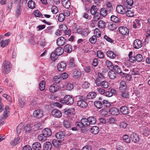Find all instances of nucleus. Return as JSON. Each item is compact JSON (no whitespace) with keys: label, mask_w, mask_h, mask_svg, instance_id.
<instances>
[{"label":"nucleus","mask_w":150,"mask_h":150,"mask_svg":"<svg viewBox=\"0 0 150 150\" xmlns=\"http://www.w3.org/2000/svg\"><path fill=\"white\" fill-rule=\"evenodd\" d=\"M96 94L94 92H90L86 96L87 99H91L95 98Z\"/></svg>","instance_id":"obj_29"},{"label":"nucleus","mask_w":150,"mask_h":150,"mask_svg":"<svg viewBox=\"0 0 150 150\" xmlns=\"http://www.w3.org/2000/svg\"><path fill=\"white\" fill-rule=\"evenodd\" d=\"M59 101L62 104L70 105L74 103V99L71 96L66 95L64 98H61Z\"/></svg>","instance_id":"obj_1"},{"label":"nucleus","mask_w":150,"mask_h":150,"mask_svg":"<svg viewBox=\"0 0 150 150\" xmlns=\"http://www.w3.org/2000/svg\"><path fill=\"white\" fill-rule=\"evenodd\" d=\"M114 72H115L117 73H120L121 72V69L120 67L117 65H115L113 66V67L112 68Z\"/></svg>","instance_id":"obj_51"},{"label":"nucleus","mask_w":150,"mask_h":150,"mask_svg":"<svg viewBox=\"0 0 150 150\" xmlns=\"http://www.w3.org/2000/svg\"><path fill=\"white\" fill-rule=\"evenodd\" d=\"M81 75V72L79 69L74 70L73 73V76L76 78H79Z\"/></svg>","instance_id":"obj_16"},{"label":"nucleus","mask_w":150,"mask_h":150,"mask_svg":"<svg viewBox=\"0 0 150 150\" xmlns=\"http://www.w3.org/2000/svg\"><path fill=\"white\" fill-rule=\"evenodd\" d=\"M121 94V96L123 98H129V93L128 92H124Z\"/></svg>","instance_id":"obj_56"},{"label":"nucleus","mask_w":150,"mask_h":150,"mask_svg":"<svg viewBox=\"0 0 150 150\" xmlns=\"http://www.w3.org/2000/svg\"><path fill=\"white\" fill-rule=\"evenodd\" d=\"M64 112L66 115H71L75 113V109L73 108H71L69 109L66 108L64 110Z\"/></svg>","instance_id":"obj_12"},{"label":"nucleus","mask_w":150,"mask_h":150,"mask_svg":"<svg viewBox=\"0 0 150 150\" xmlns=\"http://www.w3.org/2000/svg\"><path fill=\"white\" fill-rule=\"evenodd\" d=\"M127 88L125 82L124 81H121L120 82V86L119 87L120 91L121 92H124L126 90Z\"/></svg>","instance_id":"obj_9"},{"label":"nucleus","mask_w":150,"mask_h":150,"mask_svg":"<svg viewBox=\"0 0 150 150\" xmlns=\"http://www.w3.org/2000/svg\"><path fill=\"white\" fill-rule=\"evenodd\" d=\"M63 6L66 8H69L71 6V4L70 1L68 0V1L65 2L63 3V4L62 5Z\"/></svg>","instance_id":"obj_61"},{"label":"nucleus","mask_w":150,"mask_h":150,"mask_svg":"<svg viewBox=\"0 0 150 150\" xmlns=\"http://www.w3.org/2000/svg\"><path fill=\"white\" fill-rule=\"evenodd\" d=\"M52 115L54 117L59 118L62 116V113L60 111L58 110H53L51 112Z\"/></svg>","instance_id":"obj_6"},{"label":"nucleus","mask_w":150,"mask_h":150,"mask_svg":"<svg viewBox=\"0 0 150 150\" xmlns=\"http://www.w3.org/2000/svg\"><path fill=\"white\" fill-rule=\"evenodd\" d=\"M90 84L89 82L86 81H84L83 82L82 84V87L83 88L87 89L88 88Z\"/></svg>","instance_id":"obj_64"},{"label":"nucleus","mask_w":150,"mask_h":150,"mask_svg":"<svg viewBox=\"0 0 150 150\" xmlns=\"http://www.w3.org/2000/svg\"><path fill=\"white\" fill-rule=\"evenodd\" d=\"M99 86H101L102 88H106L108 87V83L105 81H103Z\"/></svg>","instance_id":"obj_43"},{"label":"nucleus","mask_w":150,"mask_h":150,"mask_svg":"<svg viewBox=\"0 0 150 150\" xmlns=\"http://www.w3.org/2000/svg\"><path fill=\"white\" fill-rule=\"evenodd\" d=\"M66 66V63L61 62L58 64L57 69L59 71H63L65 69Z\"/></svg>","instance_id":"obj_11"},{"label":"nucleus","mask_w":150,"mask_h":150,"mask_svg":"<svg viewBox=\"0 0 150 150\" xmlns=\"http://www.w3.org/2000/svg\"><path fill=\"white\" fill-rule=\"evenodd\" d=\"M10 41L9 39H6L5 40H2L1 43V47H4L8 45V42Z\"/></svg>","instance_id":"obj_54"},{"label":"nucleus","mask_w":150,"mask_h":150,"mask_svg":"<svg viewBox=\"0 0 150 150\" xmlns=\"http://www.w3.org/2000/svg\"><path fill=\"white\" fill-rule=\"evenodd\" d=\"M32 147L34 150H40L41 149L42 146L40 143L35 142L33 144Z\"/></svg>","instance_id":"obj_17"},{"label":"nucleus","mask_w":150,"mask_h":150,"mask_svg":"<svg viewBox=\"0 0 150 150\" xmlns=\"http://www.w3.org/2000/svg\"><path fill=\"white\" fill-rule=\"evenodd\" d=\"M88 119L90 126L91 125L95 124L96 123V120L95 117H88Z\"/></svg>","instance_id":"obj_27"},{"label":"nucleus","mask_w":150,"mask_h":150,"mask_svg":"<svg viewBox=\"0 0 150 150\" xmlns=\"http://www.w3.org/2000/svg\"><path fill=\"white\" fill-rule=\"evenodd\" d=\"M98 25L99 28H103L105 26V23L104 21L100 20L98 22Z\"/></svg>","instance_id":"obj_45"},{"label":"nucleus","mask_w":150,"mask_h":150,"mask_svg":"<svg viewBox=\"0 0 150 150\" xmlns=\"http://www.w3.org/2000/svg\"><path fill=\"white\" fill-rule=\"evenodd\" d=\"M65 133L63 132H59L55 134V137L57 139L63 138L65 136Z\"/></svg>","instance_id":"obj_28"},{"label":"nucleus","mask_w":150,"mask_h":150,"mask_svg":"<svg viewBox=\"0 0 150 150\" xmlns=\"http://www.w3.org/2000/svg\"><path fill=\"white\" fill-rule=\"evenodd\" d=\"M59 87L56 85L53 84L49 88L50 91L51 93H54L59 89Z\"/></svg>","instance_id":"obj_21"},{"label":"nucleus","mask_w":150,"mask_h":150,"mask_svg":"<svg viewBox=\"0 0 150 150\" xmlns=\"http://www.w3.org/2000/svg\"><path fill=\"white\" fill-rule=\"evenodd\" d=\"M90 131L94 134H96L99 132V128L97 126H93L90 129Z\"/></svg>","instance_id":"obj_26"},{"label":"nucleus","mask_w":150,"mask_h":150,"mask_svg":"<svg viewBox=\"0 0 150 150\" xmlns=\"http://www.w3.org/2000/svg\"><path fill=\"white\" fill-rule=\"evenodd\" d=\"M96 55L99 58L103 59L104 57L103 53L100 50H98L97 51Z\"/></svg>","instance_id":"obj_58"},{"label":"nucleus","mask_w":150,"mask_h":150,"mask_svg":"<svg viewBox=\"0 0 150 150\" xmlns=\"http://www.w3.org/2000/svg\"><path fill=\"white\" fill-rule=\"evenodd\" d=\"M42 134L47 137H50L51 135L52 132L51 130L50 129L46 128L43 130Z\"/></svg>","instance_id":"obj_19"},{"label":"nucleus","mask_w":150,"mask_h":150,"mask_svg":"<svg viewBox=\"0 0 150 150\" xmlns=\"http://www.w3.org/2000/svg\"><path fill=\"white\" fill-rule=\"evenodd\" d=\"M81 120L82 124L83 127H87L88 126H90L88 118H83Z\"/></svg>","instance_id":"obj_42"},{"label":"nucleus","mask_w":150,"mask_h":150,"mask_svg":"<svg viewBox=\"0 0 150 150\" xmlns=\"http://www.w3.org/2000/svg\"><path fill=\"white\" fill-rule=\"evenodd\" d=\"M141 24V21L139 19H136L133 22V27L134 28H139Z\"/></svg>","instance_id":"obj_20"},{"label":"nucleus","mask_w":150,"mask_h":150,"mask_svg":"<svg viewBox=\"0 0 150 150\" xmlns=\"http://www.w3.org/2000/svg\"><path fill=\"white\" fill-rule=\"evenodd\" d=\"M122 138L123 141L127 143H129L131 142L129 136L127 135H125L123 136Z\"/></svg>","instance_id":"obj_50"},{"label":"nucleus","mask_w":150,"mask_h":150,"mask_svg":"<svg viewBox=\"0 0 150 150\" xmlns=\"http://www.w3.org/2000/svg\"><path fill=\"white\" fill-rule=\"evenodd\" d=\"M133 0H126V1L124 3L123 5L127 8H129L133 5Z\"/></svg>","instance_id":"obj_22"},{"label":"nucleus","mask_w":150,"mask_h":150,"mask_svg":"<svg viewBox=\"0 0 150 150\" xmlns=\"http://www.w3.org/2000/svg\"><path fill=\"white\" fill-rule=\"evenodd\" d=\"M109 112L112 115H117L120 114V111L116 108H110L109 110Z\"/></svg>","instance_id":"obj_14"},{"label":"nucleus","mask_w":150,"mask_h":150,"mask_svg":"<svg viewBox=\"0 0 150 150\" xmlns=\"http://www.w3.org/2000/svg\"><path fill=\"white\" fill-rule=\"evenodd\" d=\"M95 106L98 108H102L103 106V104L100 101H97L94 102Z\"/></svg>","instance_id":"obj_48"},{"label":"nucleus","mask_w":150,"mask_h":150,"mask_svg":"<svg viewBox=\"0 0 150 150\" xmlns=\"http://www.w3.org/2000/svg\"><path fill=\"white\" fill-rule=\"evenodd\" d=\"M98 11V8L96 6L93 5L90 9V12L92 15L94 14L95 13L97 12Z\"/></svg>","instance_id":"obj_39"},{"label":"nucleus","mask_w":150,"mask_h":150,"mask_svg":"<svg viewBox=\"0 0 150 150\" xmlns=\"http://www.w3.org/2000/svg\"><path fill=\"white\" fill-rule=\"evenodd\" d=\"M12 64L9 61L5 62L2 67V72L4 74H8L11 71Z\"/></svg>","instance_id":"obj_2"},{"label":"nucleus","mask_w":150,"mask_h":150,"mask_svg":"<svg viewBox=\"0 0 150 150\" xmlns=\"http://www.w3.org/2000/svg\"><path fill=\"white\" fill-rule=\"evenodd\" d=\"M97 40V38L96 36H93L89 39V42L92 44H95Z\"/></svg>","instance_id":"obj_62"},{"label":"nucleus","mask_w":150,"mask_h":150,"mask_svg":"<svg viewBox=\"0 0 150 150\" xmlns=\"http://www.w3.org/2000/svg\"><path fill=\"white\" fill-rule=\"evenodd\" d=\"M83 33L82 36L85 37L88 35L90 33V31L88 28H85L83 29Z\"/></svg>","instance_id":"obj_53"},{"label":"nucleus","mask_w":150,"mask_h":150,"mask_svg":"<svg viewBox=\"0 0 150 150\" xmlns=\"http://www.w3.org/2000/svg\"><path fill=\"white\" fill-rule=\"evenodd\" d=\"M104 78H97L95 79V83L96 86H99L101 83L102 80L104 79Z\"/></svg>","instance_id":"obj_57"},{"label":"nucleus","mask_w":150,"mask_h":150,"mask_svg":"<svg viewBox=\"0 0 150 150\" xmlns=\"http://www.w3.org/2000/svg\"><path fill=\"white\" fill-rule=\"evenodd\" d=\"M107 12H108V11L104 7L102 8L100 10V13L103 17H105L107 16Z\"/></svg>","instance_id":"obj_37"},{"label":"nucleus","mask_w":150,"mask_h":150,"mask_svg":"<svg viewBox=\"0 0 150 150\" xmlns=\"http://www.w3.org/2000/svg\"><path fill=\"white\" fill-rule=\"evenodd\" d=\"M47 137L42 133L40 134L38 137V139L40 141L44 142L46 139Z\"/></svg>","instance_id":"obj_52"},{"label":"nucleus","mask_w":150,"mask_h":150,"mask_svg":"<svg viewBox=\"0 0 150 150\" xmlns=\"http://www.w3.org/2000/svg\"><path fill=\"white\" fill-rule=\"evenodd\" d=\"M120 111L121 113L124 115H127L129 114V110L128 107L126 106H122L120 108Z\"/></svg>","instance_id":"obj_13"},{"label":"nucleus","mask_w":150,"mask_h":150,"mask_svg":"<svg viewBox=\"0 0 150 150\" xmlns=\"http://www.w3.org/2000/svg\"><path fill=\"white\" fill-rule=\"evenodd\" d=\"M108 29L111 30H114L117 28L116 25L113 23H110L108 24Z\"/></svg>","instance_id":"obj_36"},{"label":"nucleus","mask_w":150,"mask_h":150,"mask_svg":"<svg viewBox=\"0 0 150 150\" xmlns=\"http://www.w3.org/2000/svg\"><path fill=\"white\" fill-rule=\"evenodd\" d=\"M108 76L110 79H114L116 77V74L114 71L112 70L109 72Z\"/></svg>","instance_id":"obj_35"},{"label":"nucleus","mask_w":150,"mask_h":150,"mask_svg":"<svg viewBox=\"0 0 150 150\" xmlns=\"http://www.w3.org/2000/svg\"><path fill=\"white\" fill-rule=\"evenodd\" d=\"M130 138L132 140L134 143H137L139 140V135L133 132L130 135Z\"/></svg>","instance_id":"obj_8"},{"label":"nucleus","mask_w":150,"mask_h":150,"mask_svg":"<svg viewBox=\"0 0 150 150\" xmlns=\"http://www.w3.org/2000/svg\"><path fill=\"white\" fill-rule=\"evenodd\" d=\"M64 126L67 128H69L71 126V123L67 120H64L63 123Z\"/></svg>","instance_id":"obj_40"},{"label":"nucleus","mask_w":150,"mask_h":150,"mask_svg":"<svg viewBox=\"0 0 150 150\" xmlns=\"http://www.w3.org/2000/svg\"><path fill=\"white\" fill-rule=\"evenodd\" d=\"M106 54L108 57L111 59H114L116 57L115 54L111 51H107Z\"/></svg>","instance_id":"obj_31"},{"label":"nucleus","mask_w":150,"mask_h":150,"mask_svg":"<svg viewBox=\"0 0 150 150\" xmlns=\"http://www.w3.org/2000/svg\"><path fill=\"white\" fill-rule=\"evenodd\" d=\"M20 138L17 137L15 138L10 142V144L12 146H15L18 144L20 141Z\"/></svg>","instance_id":"obj_38"},{"label":"nucleus","mask_w":150,"mask_h":150,"mask_svg":"<svg viewBox=\"0 0 150 150\" xmlns=\"http://www.w3.org/2000/svg\"><path fill=\"white\" fill-rule=\"evenodd\" d=\"M59 28L61 30L64 32H65L67 29V26L64 24L59 25Z\"/></svg>","instance_id":"obj_63"},{"label":"nucleus","mask_w":150,"mask_h":150,"mask_svg":"<svg viewBox=\"0 0 150 150\" xmlns=\"http://www.w3.org/2000/svg\"><path fill=\"white\" fill-rule=\"evenodd\" d=\"M64 50L68 53H70L72 51V46L70 44L66 45L64 46Z\"/></svg>","instance_id":"obj_25"},{"label":"nucleus","mask_w":150,"mask_h":150,"mask_svg":"<svg viewBox=\"0 0 150 150\" xmlns=\"http://www.w3.org/2000/svg\"><path fill=\"white\" fill-rule=\"evenodd\" d=\"M52 147V145L50 142H47L45 143L43 145L44 150H50Z\"/></svg>","instance_id":"obj_23"},{"label":"nucleus","mask_w":150,"mask_h":150,"mask_svg":"<svg viewBox=\"0 0 150 150\" xmlns=\"http://www.w3.org/2000/svg\"><path fill=\"white\" fill-rule=\"evenodd\" d=\"M68 63L70 67H74L75 66L74 59L73 57L70 58L68 61Z\"/></svg>","instance_id":"obj_33"},{"label":"nucleus","mask_w":150,"mask_h":150,"mask_svg":"<svg viewBox=\"0 0 150 150\" xmlns=\"http://www.w3.org/2000/svg\"><path fill=\"white\" fill-rule=\"evenodd\" d=\"M92 15H93L94 20L96 21H97L100 19L101 16L100 13L98 12H96L95 14H94Z\"/></svg>","instance_id":"obj_41"},{"label":"nucleus","mask_w":150,"mask_h":150,"mask_svg":"<svg viewBox=\"0 0 150 150\" xmlns=\"http://www.w3.org/2000/svg\"><path fill=\"white\" fill-rule=\"evenodd\" d=\"M116 10L117 12L121 14H124L126 11L125 9L122 5H117L116 8Z\"/></svg>","instance_id":"obj_10"},{"label":"nucleus","mask_w":150,"mask_h":150,"mask_svg":"<svg viewBox=\"0 0 150 150\" xmlns=\"http://www.w3.org/2000/svg\"><path fill=\"white\" fill-rule=\"evenodd\" d=\"M45 88V82L43 81H42L39 84V89L41 91L44 90Z\"/></svg>","instance_id":"obj_60"},{"label":"nucleus","mask_w":150,"mask_h":150,"mask_svg":"<svg viewBox=\"0 0 150 150\" xmlns=\"http://www.w3.org/2000/svg\"><path fill=\"white\" fill-rule=\"evenodd\" d=\"M105 5L106 9L108 12L109 13L111 12L113 10V6L111 3L109 1H107Z\"/></svg>","instance_id":"obj_24"},{"label":"nucleus","mask_w":150,"mask_h":150,"mask_svg":"<svg viewBox=\"0 0 150 150\" xmlns=\"http://www.w3.org/2000/svg\"><path fill=\"white\" fill-rule=\"evenodd\" d=\"M22 11V9L21 8L20 4H18L17 7L16 11V16L17 17H18L21 14Z\"/></svg>","instance_id":"obj_32"},{"label":"nucleus","mask_w":150,"mask_h":150,"mask_svg":"<svg viewBox=\"0 0 150 150\" xmlns=\"http://www.w3.org/2000/svg\"><path fill=\"white\" fill-rule=\"evenodd\" d=\"M116 93V91L113 88L110 90V91H107L105 92L104 96L108 97H110L112 96L113 94Z\"/></svg>","instance_id":"obj_18"},{"label":"nucleus","mask_w":150,"mask_h":150,"mask_svg":"<svg viewBox=\"0 0 150 150\" xmlns=\"http://www.w3.org/2000/svg\"><path fill=\"white\" fill-rule=\"evenodd\" d=\"M28 7L31 9H33L35 7V2L32 0H30L28 1Z\"/></svg>","instance_id":"obj_34"},{"label":"nucleus","mask_w":150,"mask_h":150,"mask_svg":"<svg viewBox=\"0 0 150 150\" xmlns=\"http://www.w3.org/2000/svg\"><path fill=\"white\" fill-rule=\"evenodd\" d=\"M65 18V15L63 13H60L58 15V19L59 22H63Z\"/></svg>","instance_id":"obj_47"},{"label":"nucleus","mask_w":150,"mask_h":150,"mask_svg":"<svg viewBox=\"0 0 150 150\" xmlns=\"http://www.w3.org/2000/svg\"><path fill=\"white\" fill-rule=\"evenodd\" d=\"M64 49L62 47H59L57 48L55 51V53L58 56L62 54L64 52Z\"/></svg>","instance_id":"obj_30"},{"label":"nucleus","mask_w":150,"mask_h":150,"mask_svg":"<svg viewBox=\"0 0 150 150\" xmlns=\"http://www.w3.org/2000/svg\"><path fill=\"white\" fill-rule=\"evenodd\" d=\"M126 14L128 17H132L134 16V13L131 10H128L125 11Z\"/></svg>","instance_id":"obj_55"},{"label":"nucleus","mask_w":150,"mask_h":150,"mask_svg":"<svg viewBox=\"0 0 150 150\" xmlns=\"http://www.w3.org/2000/svg\"><path fill=\"white\" fill-rule=\"evenodd\" d=\"M118 30L120 33L123 35H127L129 33V30L126 27L124 26L119 27Z\"/></svg>","instance_id":"obj_3"},{"label":"nucleus","mask_w":150,"mask_h":150,"mask_svg":"<svg viewBox=\"0 0 150 150\" xmlns=\"http://www.w3.org/2000/svg\"><path fill=\"white\" fill-rule=\"evenodd\" d=\"M77 105L81 108H85L88 106V104L85 100H79L77 102Z\"/></svg>","instance_id":"obj_15"},{"label":"nucleus","mask_w":150,"mask_h":150,"mask_svg":"<svg viewBox=\"0 0 150 150\" xmlns=\"http://www.w3.org/2000/svg\"><path fill=\"white\" fill-rule=\"evenodd\" d=\"M121 143V141L118 142L116 145V150H124L123 147L120 145Z\"/></svg>","instance_id":"obj_59"},{"label":"nucleus","mask_w":150,"mask_h":150,"mask_svg":"<svg viewBox=\"0 0 150 150\" xmlns=\"http://www.w3.org/2000/svg\"><path fill=\"white\" fill-rule=\"evenodd\" d=\"M110 19L111 21L115 23H119L120 21V19L114 15H112L111 16Z\"/></svg>","instance_id":"obj_44"},{"label":"nucleus","mask_w":150,"mask_h":150,"mask_svg":"<svg viewBox=\"0 0 150 150\" xmlns=\"http://www.w3.org/2000/svg\"><path fill=\"white\" fill-rule=\"evenodd\" d=\"M66 42L65 39L63 37H60L58 38L57 41L56 43L58 46H61L64 45Z\"/></svg>","instance_id":"obj_7"},{"label":"nucleus","mask_w":150,"mask_h":150,"mask_svg":"<svg viewBox=\"0 0 150 150\" xmlns=\"http://www.w3.org/2000/svg\"><path fill=\"white\" fill-rule=\"evenodd\" d=\"M58 55L55 52H52L50 55V58L53 61H55L58 58Z\"/></svg>","instance_id":"obj_46"},{"label":"nucleus","mask_w":150,"mask_h":150,"mask_svg":"<svg viewBox=\"0 0 150 150\" xmlns=\"http://www.w3.org/2000/svg\"><path fill=\"white\" fill-rule=\"evenodd\" d=\"M133 45L134 48L136 49L140 48L142 45L141 41L138 39H136L134 40Z\"/></svg>","instance_id":"obj_5"},{"label":"nucleus","mask_w":150,"mask_h":150,"mask_svg":"<svg viewBox=\"0 0 150 150\" xmlns=\"http://www.w3.org/2000/svg\"><path fill=\"white\" fill-rule=\"evenodd\" d=\"M43 111L41 109H37L34 111L33 116L37 118H40L43 116Z\"/></svg>","instance_id":"obj_4"},{"label":"nucleus","mask_w":150,"mask_h":150,"mask_svg":"<svg viewBox=\"0 0 150 150\" xmlns=\"http://www.w3.org/2000/svg\"><path fill=\"white\" fill-rule=\"evenodd\" d=\"M107 68L109 69L112 70V68L113 67V65L112 63L110 61L107 60L105 62Z\"/></svg>","instance_id":"obj_49"}]
</instances>
